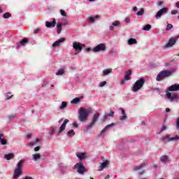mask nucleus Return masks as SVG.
<instances>
[{
    "label": "nucleus",
    "instance_id": "58836bf2",
    "mask_svg": "<svg viewBox=\"0 0 179 179\" xmlns=\"http://www.w3.org/2000/svg\"><path fill=\"white\" fill-rule=\"evenodd\" d=\"M107 85V81H103L99 83V87H104Z\"/></svg>",
    "mask_w": 179,
    "mask_h": 179
},
{
    "label": "nucleus",
    "instance_id": "ddd939ff",
    "mask_svg": "<svg viewBox=\"0 0 179 179\" xmlns=\"http://www.w3.org/2000/svg\"><path fill=\"white\" fill-rule=\"evenodd\" d=\"M108 164H110V162L108 160L102 162L99 167L98 171H103L104 169H106V167H108Z\"/></svg>",
    "mask_w": 179,
    "mask_h": 179
},
{
    "label": "nucleus",
    "instance_id": "2f4dec72",
    "mask_svg": "<svg viewBox=\"0 0 179 179\" xmlns=\"http://www.w3.org/2000/svg\"><path fill=\"white\" fill-rule=\"evenodd\" d=\"M5 100H10L11 97H13V94H12V93L10 92H8L6 94H5Z\"/></svg>",
    "mask_w": 179,
    "mask_h": 179
},
{
    "label": "nucleus",
    "instance_id": "9b49d317",
    "mask_svg": "<svg viewBox=\"0 0 179 179\" xmlns=\"http://www.w3.org/2000/svg\"><path fill=\"white\" fill-rule=\"evenodd\" d=\"M82 47H83V44H81L79 42H74L73 43V48L74 50H76V51H78V52H82Z\"/></svg>",
    "mask_w": 179,
    "mask_h": 179
},
{
    "label": "nucleus",
    "instance_id": "1a4fd4ad",
    "mask_svg": "<svg viewBox=\"0 0 179 179\" xmlns=\"http://www.w3.org/2000/svg\"><path fill=\"white\" fill-rule=\"evenodd\" d=\"M106 45L104 43H100L97 45L95 48H94V52H99L100 51H106Z\"/></svg>",
    "mask_w": 179,
    "mask_h": 179
},
{
    "label": "nucleus",
    "instance_id": "a878e982",
    "mask_svg": "<svg viewBox=\"0 0 179 179\" xmlns=\"http://www.w3.org/2000/svg\"><path fill=\"white\" fill-rule=\"evenodd\" d=\"M161 73H162V76L164 78H167L171 75V71H161Z\"/></svg>",
    "mask_w": 179,
    "mask_h": 179
},
{
    "label": "nucleus",
    "instance_id": "412c9836",
    "mask_svg": "<svg viewBox=\"0 0 179 179\" xmlns=\"http://www.w3.org/2000/svg\"><path fill=\"white\" fill-rule=\"evenodd\" d=\"M131 75H132V71L128 70L124 74V80H129L131 79Z\"/></svg>",
    "mask_w": 179,
    "mask_h": 179
},
{
    "label": "nucleus",
    "instance_id": "79ce46f5",
    "mask_svg": "<svg viewBox=\"0 0 179 179\" xmlns=\"http://www.w3.org/2000/svg\"><path fill=\"white\" fill-rule=\"evenodd\" d=\"M120 21H114L113 23H112V25L115 27H117L118 26H120Z\"/></svg>",
    "mask_w": 179,
    "mask_h": 179
},
{
    "label": "nucleus",
    "instance_id": "5fc2aeb1",
    "mask_svg": "<svg viewBox=\"0 0 179 179\" xmlns=\"http://www.w3.org/2000/svg\"><path fill=\"white\" fill-rule=\"evenodd\" d=\"M109 30H110V31H114V25H110V27H109Z\"/></svg>",
    "mask_w": 179,
    "mask_h": 179
},
{
    "label": "nucleus",
    "instance_id": "864d4df0",
    "mask_svg": "<svg viewBox=\"0 0 179 179\" xmlns=\"http://www.w3.org/2000/svg\"><path fill=\"white\" fill-rule=\"evenodd\" d=\"M9 120H15V115H10L8 116Z\"/></svg>",
    "mask_w": 179,
    "mask_h": 179
},
{
    "label": "nucleus",
    "instance_id": "a18cd8bd",
    "mask_svg": "<svg viewBox=\"0 0 179 179\" xmlns=\"http://www.w3.org/2000/svg\"><path fill=\"white\" fill-rule=\"evenodd\" d=\"M173 29V24H168L166 26V31H169Z\"/></svg>",
    "mask_w": 179,
    "mask_h": 179
},
{
    "label": "nucleus",
    "instance_id": "bb28decb",
    "mask_svg": "<svg viewBox=\"0 0 179 179\" xmlns=\"http://www.w3.org/2000/svg\"><path fill=\"white\" fill-rule=\"evenodd\" d=\"M57 34H61V32L62 31V24H61V22L57 23Z\"/></svg>",
    "mask_w": 179,
    "mask_h": 179
},
{
    "label": "nucleus",
    "instance_id": "7c9ffc66",
    "mask_svg": "<svg viewBox=\"0 0 179 179\" xmlns=\"http://www.w3.org/2000/svg\"><path fill=\"white\" fill-rule=\"evenodd\" d=\"M157 82H160V80H163L164 79V77L163 76V73L160 72L157 76Z\"/></svg>",
    "mask_w": 179,
    "mask_h": 179
},
{
    "label": "nucleus",
    "instance_id": "dca6fc26",
    "mask_svg": "<svg viewBox=\"0 0 179 179\" xmlns=\"http://www.w3.org/2000/svg\"><path fill=\"white\" fill-rule=\"evenodd\" d=\"M178 90H179V84H174L169 87V92H178Z\"/></svg>",
    "mask_w": 179,
    "mask_h": 179
},
{
    "label": "nucleus",
    "instance_id": "603ef678",
    "mask_svg": "<svg viewBox=\"0 0 179 179\" xmlns=\"http://www.w3.org/2000/svg\"><path fill=\"white\" fill-rule=\"evenodd\" d=\"M171 15H177L178 11L176 10H173L171 11Z\"/></svg>",
    "mask_w": 179,
    "mask_h": 179
},
{
    "label": "nucleus",
    "instance_id": "72a5a7b5",
    "mask_svg": "<svg viewBox=\"0 0 179 179\" xmlns=\"http://www.w3.org/2000/svg\"><path fill=\"white\" fill-rule=\"evenodd\" d=\"M150 29H152V25L150 24H146L143 27V30H144L145 31H149V30H150Z\"/></svg>",
    "mask_w": 179,
    "mask_h": 179
},
{
    "label": "nucleus",
    "instance_id": "4d7b16f0",
    "mask_svg": "<svg viewBox=\"0 0 179 179\" xmlns=\"http://www.w3.org/2000/svg\"><path fill=\"white\" fill-rule=\"evenodd\" d=\"M38 150H40V146H37L34 148L35 152H38Z\"/></svg>",
    "mask_w": 179,
    "mask_h": 179
},
{
    "label": "nucleus",
    "instance_id": "f03ea898",
    "mask_svg": "<svg viewBox=\"0 0 179 179\" xmlns=\"http://www.w3.org/2000/svg\"><path fill=\"white\" fill-rule=\"evenodd\" d=\"M23 163H24V161L20 160L17 164V168L14 171V173L13 176V178L14 179H17L22 176V167H23Z\"/></svg>",
    "mask_w": 179,
    "mask_h": 179
},
{
    "label": "nucleus",
    "instance_id": "5701e85b",
    "mask_svg": "<svg viewBox=\"0 0 179 179\" xmlns=\"http://www.w3.org/2000/svg\"><path fill=\"white\" fill-rule=\"evenodd\" d=\"M160 162H162L163 164H166L167 162H169V157L167 155H162L160 157Z\"/></svg>",
    "mask_w": 179,
    "mask_h": 179
},
{
    "label": "nucleus",
    "instance_id": "c85d7f7f",
    "mask_svg": "<svg viewBox=\"0 0 179 179\" xmlns=\"http://www.w3.org/2000/svg\"><path fill=\"white\" fill-rule=\"evenodd\" d=\"M38 143H40V139L36 138L34 141L29 143V146H36Z\"/></svg>",
    "mask_w": 179,
    "mask_h": 179
},
{
    "label": "nucleus",
    "instance_id": "774afa93",
    "mask_svg": "<svg viewBox=\"0 0 179 179\" xmlns=\"http://www.w3.org/2000/svg\"><path fill=\"white\" fill-rule=\"evenodd\" d=\"M104 179H110V175H107Z\"/></svg>",
    "mask_w": 179,
    "mask_h": 179
},
{
    "label": "nucleus",
    "instance_id": "c756f323",
    "mask_svg": "<svg viewBox=\"0 0 179 179\" xmlns=\"http://www.w3.org/2000/svg\"><path fill=\"white\" fill-rule=\"evenodd\" d=\"M32 159L35 161L40 160V159H41V155H40V154H34L32 155Z\"/></svg>",
    "mask_w": 179,
    "mask_h": 179
},
{
    "label": "nucleus",
    "instance_id": "4c0bfd02",
    "mask_svg": "<svg viewBox=\"0 0 179 179\" xmlns=\"http://www.w3.org/2000/svg\"><path fill=\"white\" fill-rule=\"evenodd\" d=\"M145 13V10L141 8V10L136 13L137 16H142Z\"/></svg>",
    "mask_w": 179,
    "mask_h": 179
},
{
    "label": "nucleus",
    "instance_id": "2eb2a0df",
    "mask_svg": "<svg viewBox=\"0 0 179 179\" xmlns=\"http://www.w3.org/2000/svg\"><path fill=\"white\" fill-rule=\"evenodd\" d=\"M114 125H115L114 123L106 125V127L101 131L100 136H104V134H106V132H107V130L108 129L111 128L112 127H114Z\"/></svg>",
    "mask_w": 179,
    "mask_h": 179
},
{
    "label": "nucleus",
    "instance_id": "e2e57ef3",
    "mask_svg": "<svg viewBox=\"0 0 179 179\" xmlns=\"http://www.w3.org/2000/svg\"><path fill=\"white\" fill-rule=\"evenodd\" d=\"M120 83H121L122 85H124V83H125V78H124V80H122L121 82H120Z\"/></svg>",
    "mask_w": 179,
    "mask_h": 179
},
{
    "label": "nucleus",
    "instance_id": "c03bdc74",
    "mask_svg": "<svg viewBox=\"0 0 179 179\" xmlns=\"http://www.w3.org/2000/svg\"><path fill=\"white\" fill-rule=\"evenodd\" d=\"M66 108V103L63 101L62 103V106H60V110H64V108Z\"/></svg>",
    "mask_w": 179,
    "mask_h": 179
},
{
    "label": "nucleus",
    "instance_id": "a19ab883",
    "mask_svg": "<svg viewBox=\"0 0 179 179\" xmlns=\"http://www.w3.org/2000/svg\"><path fill=\"white\" fill-rule=\"evenodd\" d=\"M50 135H54L55 134V129L54 127H51L49 130Z\"/></svg>",
    "mask_w": 179,
    "mask_h": 179
},
{
    "label": "nucleus",
    "instance_id": "bf43d9fd",
    "mask_svg": "<svg viewBox=\"0 0 179 179\" xmlns=\"http://www.w3.org/2000/svg\"><path fill=\"white\" fill-rule=\"evenodd\" d=\"M78 123H76V122H74V123H73V127H74V128H78Z\"/></svg>",
    "mask_w": 179,
    "mask_h": 179
},
{
    "label": "nucleus",
    "instance_id": "7ed1b4c3",
    "mask_svg": "<svg viewBox=\"0 0 179 179\" xmlns=\"http://www.w3.org/2000/svg\"><path fill=\"white\" fill-rule=\"evenodd\" d=\"M143 85H145V79L140 78L137 80L131 88L132 92L136 93V92L141 90V89L143 87Z\"/></svg>",
    "mask_w": 179,
    "mask_h": 179
},
{
    "label": "nucleus",
    "instance_id": "680f3d73",
    "mask_svg": "<svg viewBox=\"0 0 179 179\" xmlns=\"http://www.w3.org/2000/svg\"><path fill=\"white\" fill-rule=\"evenodd\" d=\"M157 5H158L159 6H161V5H163V1H159V2H158V3H157Z\"/></svg>",
    "mask_w": 179,
    "mask_h": 179
},
{
    "label": "nucleus",
    "instance_id": "f8f14e48",
    "mask_svg": "<svg viewBox=\"0 0 179 179\" xmlns=\"http://www.w3.org/2000/svg\"><path fill=\"white\" fill-rule=\"evenodd\" d=\"M68 122H69V120L65 119L63 124L59 129V134H61L62 132H64V131H65V128H66V124H68Z\"/></svg>",
    "mask_w": 179,
    "mask_h": 179
},
{
    "label": "nucleus",
    "instance_id": "338daca9",
    "mask_svg": "<svg viewBox=\"0 0 179 179\" xmlns=\"http://www.w3.org/2000/svg\"><path fill=\"white\" fill-rule=\"evenodd\" d=\"M176 8H178V9H179V1L176 2Z\"/></svg>",
    "mask_w": 179,
    "mask_h": 179
},
{
    "label": "nucleus",
    "instance_id": "6e6d98bb",
    "mask_svg": "<svg viewBox=\"0 0 179 179\" xmlns=\"http://www.w3.org/2000/svg\"><path fill=\"white\" fill-rule=\"evenodd\" d=\"M166 129H167V127L165 126V125H163L162 129H161V131H166Z\"/></svg>",
    "mask_w": 179,
    "mask_h": 179
},
{
    "label": "nucleus",
    "instance_id": "ea45409f",
    "mask_svg": "<svg viewBox=\"0 0 179 179\" xmlns=\"http://www.w3.org/2000/svg\"><path fill=\"white\" fill-rule=\"evenodd\" d=\"M3 19H9L10 17V13H6L3 15Z\"/></svg>",
    "mask_w": 179,
    "mask_h": 179
},
{
    "label": "nucleus",
    "instance_id": "aec40b11",
    "mask_svg": "<svg viewBox=\"0 0 179 179\" xmlns=\"http://www.w3.org/2000/svg\"><path fill=\"white\" fill-rule=\"evenodd\" d=\"M103 76H107L108 75H110V73H113V69L109 68V69H104L102 72Z\"/></svg>",
    "mask_w": 179,
    "mask_h": 179
},
{
    "label": "nucleus",
    "instance_id": "cd10ccee",
    "mask_svg": "<svg viewBox=\"0 0 179 179\" xmlns=\"http://www.w3.org/2000/svg\"><path fill=\"white\" fill-rule=\"evenodd\" d=\"M146 166V164L143 163L141 165L136 166L134 167V171H138V170H141V169H143V167H145Z\"/></svg>",
    "mask_w": 179,
    "mask_h": 179
},
{
    "label": "nucleus",
    "instance_id": "20e7f679",
    "mask_svg": "<svg viewBox=\"0 0 179 179\" xmlns=\"http://www.w3.org/2000/svg\"><path fill=\"white\" fill-rule=\"evenodd\" d=\"M166 98L171 103H178L179 96L177 94L171 93L170 92H166Z\"/></svg>",
    "mask_w": 179,
    "mask_h": 179
},
{
    "label": "nucleus",
    "instance_id": "e433bc0d",
    "mask_svg": "<svg viewBox=\"0 0 179 179\" xmlns=\"http://www.w3.org/2000/svg\"><path fill=\"white\" fill-rule=\"evenodd\" d=\"M64 73H65V71H64V69H60L56 73V75H57V76H61L62 75H64Z\"/></svg>",
    "mask_w": 179,
    "mask_h": 179
},
{
    "label": "nucleus",
    "instance_id": "052dcab7",
    "mask_svg": "<svg viewBox=\"0 0 179 179\" xmlns=\"http://www.w3.org/2000/svg\"><path fill=\"white\" fill-rule=\"evenodd\" d=\"M133 10H134V12H137L138 11V7H133Z\"/></svg>",
    "mask_w": 179,
    "mask_h": 179
},
{
    "label": "nucleus",
    "instance_id": "4468645a",
    "mask_svg": "<svg viewBox=\"0 0 179 179\" xmlns=\"http://www.w3.org/2000/svg\"><path fill=\"white\" fill-rule=\"evenodd\" d=\"M55 24H57V21L55 18H53L52 22H45V26L46 27L51 28V27H55Z\"/></svg>",
    "mask_w": 179,
    "mask_h": 179
},
{
    "label": "nucleus",
    "instance_id": "0e129e2a",
    "mask_svg": "<svg viewBox=\"0 0 179 179\" xmlns=\"http://www.w3.org/2000/svg\"><path fill=\"white\" fill-rule=\"evenodd\" d=\"M24 179H33V178L30 176H26Z\"/></svg>",
    "mask_w": 179,
    "mask_h": 179
},
{
    "label": "nucleus",
    "instance_id": "3c124183",
    "mask_svg": "<svg viewBox=\"0 0 179 179\" xmlns=\"http://www.w3.org/2000/svg\"><path fill=\"white\" fill-rule=\"evenodd\" d=\"M103 120V121H107V120H108V115H104Z\"/></svg>",
    "mask_w": 179,
    "mask_h": 179
},
{
    "label": "nucleus",
    "instance_id": "09e8293b",
    "mask_svg": "<svg viewBox=\"0 0 179 179\" xmlns=\"http://www.w3.org/2000/svg\"><path fill=\"white\" fill-rule=\"evenodd\" d=\"M176 129H179V117H178L177 121H176Z\"/></svg>",
    "mask_w": 179,
    "mask_h": 179
},
{
    "label": "nucleus",
    "instance_id": "473e14b6",
    "mask_svg": "<svg viewBox=\"0 0 179 179\" xmlns=\"http://www.w3.org/2000/svg\"><path fill=\"white\" fill-rule=\"evenodd\" d=\"M67 136H69V138H72V136H75V131H73V129H71L67 132Z\"/></svg>",
    "mask_w": 179,
    "mask_h": 179
},
{
    "label": "nucleus",
    "instance_id": "49530a36",
    "mask_svg": "<svg viewBox=\"0 0 179 179\" xmlns=\"http://www.w3.org/2000/svg\"><path fill=\"white\" fill-rule=\"evenodd\" d=\"M173 179H179V171H178L175 173V176H174Z\"/></svg>",
    "mask_w": 179,
    "mask_h": 179
},
{
    "label": "nucleus",
    "instance_id": "f704fd0d",
    "mask_svg": "<svg viewBox=\"0 0 179 179\" xmlns=\"http://www.w3.org/2000/svg\"><path fill=\"white\" fill-rule=\"evenodd\" d=\"M98 17L99 16L90 17L88 18L89 23H93L96 20V19H97Z\"/></svg>",
    "mask_w": 179,
    "mask_h": 179
},
{
    "label": "nucleus",
    "instance_id": "a211bd4d",
    "mask_svg": "<svg viewBox=\"0 0 179 179\" xmlns=\"http://www.w3.org/2000/svg\"><path fill=\"white\" fill-rule=\"evenodd\" d=\"M120 111L122 114V116L120 117V121H125V120H127V113L125 112V110L122 108H120Z\"/></svg>",
    "mask_w": 179,
    "mask_h": 179
},
{
    "label": "nucleus",
    "instance_id": "4be33fe9",
    "mask_svg": "<svg viewBox=\"0 0 179 179\" xmlns=\"http://www.w3.org/2000/svg\"><path fill=\"white\" fill-rule=\"evenodd\" d=\"M14 157H15V154L13 153L4 155V159H6V160H12V159H14Z\"/></svg>",
    "mask_w": 179,
    "mask_h": 179
},
{
    "label": "nucleus",
    "instance_id": "6e6552de",
    "mask_svg": "<svg viewBox=\"0 0 179 179\" xmlns=\"http://www.w3.org/2000/svg\"><path fill=\"white\" fill-rule=\"evenodd\" d=\"M167 12H169V8H163L162 9H160L155 15V18L157 20L160 19V17H162V16H163V15L167 13Z\"/></svg>",
    "mask_w": 179,
    "mask_h": 179
},
{
    "label": "nucleus",
    "instance_id": "69168bd1",
    "mask_svg": "<svg viewBox=\"0 0 179 179\" xmlns=\"http://www.w3.org/2000/svg\"><path fill=\"white\" fill-rule=\"evenodd\" d=\"M170 111H171V110H170V108H166V113H170Z\"/></svg>",
    "mask_w": 179,
    "mask_h": 179
},
{
    "label": "nucleus",
    "instance_id": "f3484780",
    "mask_svg": "<svg viewBox=\"0 0 179 179\" xmlns=\"http://www.w3.org/2000/svg\"><path fill=\"white\" fill-rule=\"evenodd\" d=\"M66 40V38H60L59 40L56 41L52 44V47H59V44H61V43L65 42Z\"/></svg>",
    "mask_w": 179,
    "mask_h": 179
},
{
    "label": "nucleus",
    "instance_id": "6ab92c4d",
    "mask_svg": "<svg viewBox=\"0 0 179 179\" xmlns=\"http://www.w3.org/2000/svg\"><path fill=\"white\" fill-rule=\"evenodd\" d=\"M76 155L79 160H83L84 159H86V157H87L85 152H76Z\"/></svg>",
    "mask_w": 179,
    "mask_h": 179
},
{
    "label": "nucleus",
    "instance_id": "393cba45",
    "mask_svg": "<svg viewBox=\"0 0 179 179\" xmlns=\"http://www.w3.org/2000/svg\"><path fill=\"white\" fill-rule=\"evenodd\" d=\"M127 44H129V45H132V44H138V41L135 38H130L127 41Z\"/></svg>",
    "mask_w": 179,
    "mask_h": 179
},
{
    "label": "nucleus",
    "instance_id": "9d476101",
    "mask_svg": "<svg viewBox=\"0 0 179 179\" xmlns=\"http://www.w3.org/2000/svg\"><path fill=\"white\" fill-rule=\"evenodd\" d=\"M179 38V35L176 36L174 38H171L169 41V43L166 44V47H173L176 43H177V40Z\"/></svg>",
    "mask_w": 179,
    "mask_h": 179
},
{
    "label": "nucleus",
    "instance_id": "37998d69",
    "mask_svg": "<svg viewBox=\"0 0 179 179\" xmlns=\"http://www.w3.org/2000/svg\"><path fill=\"white\" fill-rule=\"evenodd\" d=\"M0 142L1 145H6V143H8L6 139L2 138H1Z\"/></svg>",
    "mask_w": 179,
    "mask_h": 179
},
{
    "label": "nucleus",
    "instance_id": "b1692460",
    "mask_svg": "<svg viewBox=\"0 0 179 179\" xmlns=\"http://www.w3.org/2000/svg\"><path fill=\"white\" fill-rule=\"evenodd\" d=\"M29 43V39L27 38H24L20 43L17 44V47H21V45H24Z\"/></svg>",
    "mask_w": 179,
    "mask_h": 179
},
{
    "label": "nucleus",
    "instance_id": "0eeeda50",
    "mask_svg": "<svg viewBox=\"0 0 179 179\" xmlns=\"http://www.w3.org/2000/svg\"><path fill=\"white\" fill-rule=\"evenodd\" d=\"M162 140L164 142H176L177 141H179V136H176L175 137H171V135H166L164 136Z\"/></svg>",
    "mask_w": 179,
    "mask_h": 179
},
{
    "label": "nucleus",
    "instance_id": "39448f33",
    "mask_svg": "<svg viewBox=\"0 0 179 179\" xmlns=\"http://www.w3.org/2000/svg\"><path fill=\"white\" fill-rule=\"evenodd\" d=\"M99 117H100V113H96L95 114H94L92 122H90V124H88L87 129H92V128L94 127L96 122L99 121Z\"/></svg>",
    "mask_w": 179,
    "mask_h": 179
},
{
    "label": "nucleus",
    "instance_id": "f257e3e1",
    "mask_svg": "<svg viewBox=\"0 0 179 179\" xmlns=\"http://www.w3.org/2000/svg\"><path fill=\"white\" fill-rule=\"evenodd\" d=\"M92 113V109H85L83 108H80L78 111V118L81 122H86L87 121V117H89V114Z\"/></svg>",
    "mask_w": 179,
    "mask_h": 179
},
{
    "label": "nucleus",
    "instance_id": "c9c22d12",
    "mask_svg": "<svg viewBox=\"0 0 179 179\" xmlns=\"http://www.w3.org/2000/svg\"><path fill=\"white\" fill-rule=\"evenodd\" d=\"M79 101H80V98L76 97V98L73 99L71 101V104H76V103H79Z\"/></svg>",
    "mask_w": 179,
    "mask_h": 179
},
{
    "label": "nucleus",
    "instance_id": "13d9d810",
    "mask_svg": "<svg viewBox=\"0 0 179 179\" xmlns=\"http://www.w3.org/2000/svg\"><path fill=\"white\" fill-rule=\"evenodd\" d=\"M125 22H126V23H129V22H131V20L129 17H126Z\"/></svg>",
    "mask_w": 179,
    "mask_h": 179
},
{
    "label": "nucleus",
    "instance_id": "423d86ee",
    "mask_svg": "<svg viewBox=\"0 0 179 179\" xmlns=\"http://www.w3.org/2000/svg\"><path fill=\"white\" fill-rule=\"evenodd\" d=\"M73 169H76L79 174H83L86 171V168L83 166L82 163H77L74 166Z\"/></svg>",
    "mask_w": 179,
    "mask_h": 179
},
{
    "label": "nucleus",
    "instance_id": "de8ad7c7",
    "mask_svg": "<svg viewBox=\"0 0 179 179\" xmlns=\"http://www.w3.org/2000/svg\"><path fill=\"white\" fill-rule=\"evenodd\" d=\"M60 13H61L62 16H66V13H65V10H61Z\"/></svg>",
    "mask_w": 179,
    "mask_h": 179
},
{
    "label": "nucleus",
    "instance_id": "8fccbe9b",
    "mask_svg": "<svg viewBox=\"0 0 179 179\" xmlns=\"http://www.w3.org/2000/svg\"><path fill=\"white\" fill-rule=\"evenodd\" d=\"M108 117H113L114 116V111L110 110L109 114L108 115Z\"/></svg>",
    "mask_w": 179,
    "mask_h": 179
}]
</instances>
